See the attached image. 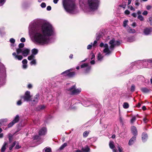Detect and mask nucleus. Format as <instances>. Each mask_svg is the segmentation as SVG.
<instances>
[{"instance_id": "obj_22", "label": "nucleus", "mask_w": 152, "mask_h": 152, "mask_svg": "<svg viewBox=\"0 0 152 152\" xmlns=\"http://www.w3.org/2000/svg\"><path fill=\"white\" fill-rule=\"evenodd\" d=\"M7 144L6 142H4L1 149V152H4L6 150V146Z\"/></svg>"}, {"instance_id": "obj_50", "label": "nucleus", "mask_w": 152, "mask_h": 152, "mask_svg": "<svg viewBox=\"0 0 152 152\" xmlns=\"http://www.w3.org/2000/svg\"><path fill=\"white\" fill-rule=\"evenodd\" d=\"M0 68L2 69L3 70H5V67L4 66L3 64H1Z\"/></svg>"}, {"instance_id": "obj_18", "label": "nucleus", "mask_w": 152, "mask_h": 152, "mask_svg": "<svg viewBox=\"0 0 152 152\" xmlns=\"http://www.w3.org/2000/svg\"><path fill=\"white\" fill-rule=\"evenodd\" d=\"M39 94H37V95L34 96V99L32 101L33 102V104H36V103L38 101L39 99Z\"/></svg>"}, {"instance_id": "obj_44", "label": "nucleus", "mask_w": 152, "mask_h": 152, "mask_svg": "<svg viewBox=\"0 0 152 152\" xmlns=\"http://www.w3.org/2000/svg\"><path fill=\"white\" fill-rule=\"evenodd\" d=\"M41 6L42 8L45 7L46 6L45 3L44 2L42 3L41 4Z\"/></svg>"}, {"instance_id": "obj_8", "label": "nucleus", "mask_w": 152, "mask_h": 152, "mask_svg": "<svg viewBox=\"0 0 152 152\" xmlns=\"http://www.w3.org/2000/svg\"><path fill=\"white\" fill-rule=\"evenodd\" d=\"M38 50L35 48H34L31 50L32 54L28 57V59L29 60H31L32 59L34 58V56L37 54L38 53Z\"/></svg>"}, {"instance_id": "obj_59", "label": "nucleus", "mask_w": 152, "mask_h": 152, "mask_svg": "<svg viewBox=\"0 0 152 152\" xmlns=\"http://www.w3.org/2000/svg\"><path fill=\"white\" fill-rule=\"evenodd\" d=\"M132 16L134 18H136L137 16V14L135 13H133L132 15Z\"/></svg>"}, {"instance_id": "obj_52", "label": "nucleus", "mask_w": 152, "mask_h": 152, "mask_svg": "<svg viewBox=\"0 0 152 152\" xmlns=\"http://www.w3.org/2000/svg\"><path fill=\"white\" fill-rule=\"evenodd\" d=\"M20 41L22 42H25L26 39L22 37L20 39Z\"/></svg>"}, {"instance_id": "obj_42", "label": "nucleus", "mask_w": 152, "mask_h": 152, "mask_svg": "<svg viewBox=\"0 0 152 152\" xmlns=\"http://www.w3.org/2000/svg\"><path fill=\"white\" fill-rule=\"evenodd\" d=\"M90 55L91 57V60H92L93 58H95V55L92 52H91L90 54Z\"/></svg>"}, {"instance_id": "obj_41", "label": "nucleus", "mask_w": 152, "mask_h": 152, "mask_svg": "<svg viewBox=\"0 0 152 152\" xmlns=\"http://www.w3.org/2000/svg\"><path fill=\"white\" fill-rule=\"evenodd\" d=\"M118 151L119 152H122L123 149H122V148L121 146H120L118 145Z\"/></svg>"}, {"instance_id": "obj_23", "label": "nucleus", "mask_w": 152, "mask_h": 152, "mask_svg": "<svg viewBox=\"0 0 152 152\" xmlns=\"http://www.w3.org/2000/svg\"><path fill=\"white\" fill-rule=\"evenodd\" d=\"M103 56L102 54H101L100 53H99L98 54L97 59L98 61H102L103 59Z\"/></svg>"}, {"instance_id": "obj_35", "label": "nucleus", "mask_w": 152, "mask_h": 152, "mask_svg": "<svg viewBox=\"0 0 152 152\" xmlns=\"http://www.w3.org/2000/svg\"><path fill=\"white\" fill-rule=\"evenodd\" d=\"M136 118L135 116L133 117L131 120V123L133 124L136 121Z\"/></svg>"}, {"instance_id": "obj_55", "label": "nucleus", "mask_w": 152, "mask_h": 152, "mask_svg": "<svg viewBox=\"0 0 152 152\" xmlns=\"http://www.w3.org/2000/svg\"><path fill=\"white\" fill-rule=\"evenodd\" d=\"M148 14V12L146 11H144L142 13V14L143 15H147Z\"/></svg>"}, {"instance_id": "obj_5", "label": "nucleus", "mask_w": 152, "mask_h": 152, "mask_svg": "<svg viewBox=\"0 0 152 152\" xmlns=\"http://www.w3.org/2000/svg\"><path fill=\"white\" fill-rule=\"evenodd\" d=\"M18 46L19 48L16 49L17 55L16 54L15 52L13 53L12 55L14 57L15 59L21 60L23 58V56L21 55H18L21 52L22 50L21 48L24 47V44L23 43H20L19 45Z\"/></svg>"}, {"instance_id": "obj_13", "label": "nucleus", "mask_w": 152, "mask_h": 152, "mask_svg": "<svg viewBox=\"0 0 152 152\" xmlns=\"http://www.w3.org/2000/svg\"><path fill=\"white\" fill-rule=\"evenodd\" d=\"M46 128L45 127H44L39 130V133L40 135H45L46 133Z\"/></svg>"}, {"instance_id": "obj_16", "label": "nucleus", "mask_w": 152, "mask_h": 152, "mask_svg": "<svg viewBox=\"0 0 152 152\" xmlns=\"http://www.w3.org/2000/svg\"><path fill=\"white\" fill-rule=\"evenodd\" d=\"M136 137L134 136L133 137L129 140V145H131L134 143V141L135 140Z\"/></svg>"}, {"instance_id": "obj_60", "label": "nucleus", "mask_w": 152, "mask_h": 152, "mask_svg": "<svg viewBox=\"0 0 152 152\" xmlns=\"http://www.w3.org/2000/svg\"><path fill=\"white\" fill-rule=\"evenodd\" d=\"M130 10H133V11H135V9L134 7H133L132 6H130Z\"/></svg>"}, {"instance_id": "obj_9", "label": "nucleus", "mask_w": 152, "mask_h": 152, "mask_svg": "<svg viewBox=\"0 0 152 152\" xmlns=\"http://www.w3.org/2000/svg\"><path fill=\"white\" fill-rule=\"evenodd\" d=\"M152 31V28H145L143 30V34L145 35H148L151 34Z\"/></svg>"}, {"instance_id": "obj_43", "label": "nucleus", "mask_w": 152, "mask_h": 152, "mask_svg": "<svg viewBox=\"0 0 152 152\" xmlns=\"http://www.w3.org/2000/svg\"><path fill=\"white\" fill-rule=\"evenodd\" d=\"M92 46V43L91 42V44L87 46V49H90L91 48Z\"/></svg>"}, {"instance_id": "obj_2", "label": "nucleus", "mask_w": 152, "mask_h": 152, "mask_svg": "<svg viewBox=\"0 0 152 152\" xmlns=\"http://www.w3.org/2000/svg\"><path fill=\"white\" fill-rule=\"evenodd\" d=\"M100 0H79L80 6L85 12L89 13L96 10Z\"/></svg>"}, {"instance_id": "obj_57", "label": "nucleus", "mask_w": 152, "mask_h": 152, "mask_svg": "<svg viewBox=\"0 0 152 152\" xmlns=\"http://www.w3.org/2000/svg\"><path fill=\"white\" fill-rule=\"evenodd\" d=\"M20 146L19 145L17 144L15 146V148L17 149H18L20 148Z\"/></svg>"}, {"instance_id": "obj_3", "label": "nucleus", "mask_w": 152, "mask_h": 152, "mask_svg": "<svg viewBox=\"0 0 152 152\" xmlns=\"http://www.w3.org/2000/svg\"><path fill=\"white\" fill-rule=\"evenodd\" d=\"M120 44L119 41H115V39H113L110 40L109 42V44L110 45L109 48L107 44H104L103 43L101 42L99 46L101 47H103L104 48L103 50L104 53H105L106 55H109L113 50L114 47L119 45Z\"/></svg>"}, {"instance_id": "obj_58", "label": "nucleus", "mask_w": 152, "mask_h": 152, "mask_svg": "<svg viewBox=\"0 0 152 152\" xmlns=\"http://www.w3.org/2000/svg\"><path fill=\"white\" fill-rule=\"evenodd\" d=\"M51 7L50 6H48L47 7V10L48 11H50L51 10Z\"/></svg>"}, {"instance_id": "obj_49", "label": "nucleus", "mask_w": 152, "mask_h": 152, "mask_svg": "<svg viewBox=\"0 0 152 152\" xmlns=\"http://www.w3.org/2000/svg\"><path fill=\"white\" fill-rule=\"evenodd\" d=\"M135 87L134 85H132L131 87V91H134Z\"/></svg>"}, {"instance_id": "obj_64", "label": "nucleus", "mask_w": 152, "mask_h": 152, "mask_svg": "<svg viewBox=\"0 0 152 152\" xmlns=\"http://www.w3.org/2000/svg\"><path fill=\"white\" fill-rule=\"evenodd\" d=\"M151 8V7L149 5H148L146 7V8L148 10H150Z\"/></svg>"}, {"instance_id": "obj_1", "label": "nucleus", "mask_w": 152, "mask_h": 152, "mask_svg": "<svg viewBox=\"0 0 152 152\" xmlns=\"http://www.w3.org/2000/svg\"><path fill=\"white\" fill-rule=\"evenodd\" d=\"M29 32L33 35L32 39L35 43L40 45H47L51 42L49 37L55 34L54 28L48 23H45L39 28L37 21L32 22L29 25Z\"/></svg>"}, {"instance_id": "obj_19", "label": "nucleus", "mask_w": 152, "mask_h": 152, "mask_svg": "<svg viewBox=\"0 0 152 152\" xmlns=\"http://www.w3.org/2000/svg\"><path fill=\"white\" fill-rule=\"evenodd\" d=\"M83 152H89L90 149L88 146H86L84 148H83L82 149Z\"/></svg>"}, {"instance_id": "obj_48", "label": "nucleus", "mask_w": 152, "mask_h": 152, "mask_svg": "<svg viewBox=\"0 0 152 152\" xmlns=\"http://www.w3.org/2000/svg\"><path fill=\"white\" fill-rule=\"evenodd\" d=\"M97 43V42L96 40L94 41L93 44H92L93 46L94 47H95V46H96L97 45V44H96Z\"/></svg>"}, {"instance_id": "obj_25", "label": "nucleus", "mask_w": 152, "mask_h": 152, "mask_svg": "<svg viewBox=\"0 0 152 152\" xmlns=\"http://www.w3.org/2000/svg\"><path fill=\"white\" fill-rule=\"evenodd\" d=\"M7 120L6 118L2 119L0 120V126L1 125L4 124V122H6Z\"/></svg>"}, {"instance_id": "obj_54", "label": "nucleus", "mask_w": 152, "mask_h": 152, "mask_svg": "<svg viewBox=\"0 0 152 152\" xmlns=\"http://www.w3.org/2000/svg\"><path fill=\"white\" fill-rule=\"evenodd\" d=\"M1 84H0V87H1V86L4 85L5 83V80H3L2 82H1Z\"/></svg>"}, {"instance_id": "obj_17", "label": "nucleus", "mask_w": 152, "mask_h": 152, "mask_svg": "<svg viewBox=\"0 0 152 152\" xmlns=\"http://www.w3.org/2000/svg\"><path fill=\"white\" fill-rule=\"evenodd\" d=\"M10 42L12 43V44L11 45V46L12 47V49H14V47L15 46V40L13 38H12L10 39Z\"/></svg>"}, {"instance_id": "obj_14", "label": "nucleus", "mask_w": 152, "mask_h": 152, "mask_svg": "<svg viewBox=\"0 0 152 152\" xmlns=\"http://www.w3.org/2000/svg\"><path fill=\"white\" fill-rule=\"evenodd\" d=\"M109 145L110 148L113 149V152H117V150L114 149L115 145L113 142L112 141H110Z\"/></svg>"}, {"instance_id": "obj_61", "label": "nucleus", "mask_w": 152, "mask_h": 152, "mask_svg": "<svg viewBox=\"0 0 152 152\" xmlns=\"http://www.w3.org/2000/svg\"><path fill=\"white\" fill-rule=\"evenodd\" d=\"M143 121L145 123H146L148 121V120L147 118H145L143 119Z\"/></svg>"}, {"instance_id": "obj_4", "label": "nucleus", "mask_w": 152, "mask_h": 152, "mask_svg": "<svg viewBox=\"0 0 152 152\" xmlns=\"http://www.w3.org/2000/svg\"><path fill=\"white\" fill-rule=\"evenodd\" d=\"M63 7L67 12L74 14L77 12V8L75 2L72 0H62Z\"/></svg>"}, {"instance_id": "obj_39", "label": "nucleus", "mask_w": 152, "mask_h": 152, "mask_svg": "<svg viewBox=\"0 0 152 152\" xmlns=\"http://www.w3.org/2000/svg\"><path fill=\"white\" fill-rule=\"evenodd\" d=\"M89 134V132H88L86 131L85 132L83 133V136L84 137H87Z\"/></svg>"}, {"instance_id": "obj_38", "label": "nucleus", "mask_w": 152, "mask_h": 152, "mask_svg": "<svg viewBox=\"0 0 152 152\" xmlns=\"http://www.w3.org/2000/svg\"><path fill=\"white\" fill-rule=\"evenodd\" d=\"M15 124L14 123V122L12 121H11L10 123H9L8 125V128H10L14 124Z\"/></svg>"}, {"instance_id": "obj_28", "label": "nucleus", "mask_w": 152, "mask_h": 152, "mask_svg": "<svg viewBox=\"0 0 152 152\" xmlns=\"http://www.w3.org/2000/svg\"><path fill=\"white\" fill-rule=\"evenodd\" d=\"M141 90L144 93H146L148 92L149 91L147 88H141Z\"/></svg>"}, {"instance_id": "obj_47", "label": "nucleus", "mask_w": 152, "mask_h": 152, "mask_svg": "<svg viewBox=\"0 0 152 152\" xmlns=\"http://www.w3.org/2000/svg\"><path fill=\"white\" fill-rule=\"evenodd\" d=\"M130 12L129 10H126L124 12V13L126 15H129L130 14Z\"/></svg>"}, {"instance_id": "obj_20", "label": "nucleus", "mask_w": 152, "mask_h": 152, "mask_svg": "<svg viewBox=\"0 0 152 152\" xmlns=\"http://www.w3.org/2000/svg\"><path fill=\"white\" fill-rule=\"evenodd\" d=\"M19 117L18 115H16L14 119L12 121L14 124L18 122L19 121Z\"/></svg>"}, {"instance_id": "obj_11", "label": "nucleus", "mask_w": 152, "mask_h": 152, "mask_svg": "<svg viewBox=\"0 0 152 152\" xmlns=\"http://www.w3.org/2000/svg\"><path fill=\"white\" fill-rule=\"evenodd\" d=\"M30 51V50L29 49L24 48L22 50V52L21 53H22V55L24 56H26L29 53Z\"/></svg>"}, {"instance_id": "obj_26", "label": "nucleus", "mask_w": 152, "mask_h": 152, "mask_svg": "<svg viewBox=\"0 0 152 152\" xmlns=\"http://www.w3.org/2000/svg\"><path fill=\"white\" fill-rule=\"evenodd\" d=\"M128 31L129 33H134L135 32V30L134 29H132L130 27H129L128 30Z\"/></svg>"}, {"instance_id": "obj_7", "label": "nucleus", "mask_w": 152, "mask_h": 152, "mask_svg": "<svg viewBox=\"0 0 152 152\" xmlns=\"http://www.w3.org/2000/svg\"><path fill=\"white\" fill-rule=\"evenodd\" d=\"M31 96L29 91H26L24 95L21 97V99H23L24 101L29 102L30 101Z\"/></svg>"}, {"instance_id": "obj_53", "label": "nucleus", "mask_w": 152, "mask_h": 152, "mask_svg": "<svg viewBox=\"0 0 152 152\" xmlns=\"http://www.w3.org/2000/svg\"><path fill=\"white\" fill-rule=\"evenodd\" d=\"M151 25H152V18H150L148 19Z\"/></svg>"}, {"instance_id": "obj_63", "label": "nucleus", "mask_w": 152, "mask_h": 152, "mask_svg": "<svg viewBox=\"0 0 152 152\" xmlns=\"http://www.w3.org/2000/svg\"><path fill=\"white\" fill-rule=\"evenodd\" d=\"M132 26L133 27H135L136 26V23L135 22H133L132 24Z\"/></svg>"}, {"instance_id": "obj_46", "label": "nucleus", "mask_w": 152, "mask_h": 152, "mask_svg": "<svg viewBox=\"0 0 152 152\" xmlns=\"http://www.w3.org/2000/svg\"><path fill=\"white\" fill-rule=\"evenodd\" d=\"M22 62L23 64H27V61L26 59H24L23 60Z\"/></svg>"}, {"instance_id": "obj_29", "label": "nucleus", "mask_w": 152, "mask_h": 152, "mask_svg": "<svg viewBox=\"0 0 152 152\" xmlns=\"http://www.w3.org/2000/svg\"><path fill=\"white\" fill-rule=\"evenodd\" d=\"M32 61H31L30 64L31 65H35L36 64V60L34 58L32 59Z\"/></svg>"}, {"instance_id": "obj_31", "label": "nucleus", "mask_w": 152, "mask_h": 152, "mask_svg": "<svg viewBox=\"0 0 152 152\" xmlns=\"http://www.w3.org/2000/svg\"><path fill=\"white\" fill-rule=\"evenodd\" d=\"M44 150L45 152H50L51 151V148L50 147L45 148Z\"/></svg>"}, {"instance_id": "obj_33", "label": "nucleus", "mask_w": 152, "mask_h": 152, "mask_svg": "<svg viewBox=\"0 0 152 152\" xmlns=\"http://www.w3.org/2000/svg\"><path fill=\"white\" fill-rule=\"evenodd\" d=\"M12 135L10 133L8 134L9 139L10 142H11L12 141Z\"/></svg>"}, {"instance_id": "obj_6", "label": "nucleus", "mask_w": 152, "mask_h": 152, "mask_svg": "<svg viewBox=\"0 0 152 152\" xmlns=\"http://www.w3.org/2000/svg\"><path fill=\"white\" fill-rule=\"evenodd\" d=\"M66 90L69 92L70 94L72 95H77L79 94L81 91V88H77L75 85H74L71 87L67 88Z\"/></svg>"}, {"instance_id": "obj_56", "label": "nucleus", "mask_w": 152, "mask_h": 152, "mask_svg": "<svg viewBox=\"0 0 152 152\" xmlns=\"http://www.w3.org/2000/svg\"><path fill=\"white\" fill-rule=\"evenodd\" d=\"M27 67V64H23V69H26Z\"/></svg>"}, {"instance_id": "obj_24", "label": "nucleus", "mask_w": 152, "mask_h": 152, "mask_svg": "<svg viewBox=\"0 0 152 152\" xmlns=\"http://www.w3.org/2000/svg\"><path fill=\"white\" fill-rule=\"evenodd\" d=\"M70 70H71V69H69V73H68V77H72L75 75V72H70Z\"/></svg>"}, {"instance_id": "obj_40", "label": "nucleus", "mask_w": 152, "mask_h": 152, "mask_svg": "<svg viewBox=\"0 0 152 152\" xmlns=\"http://www.w3.org/2000/svg\"><path fill=\"white\" fill-rule=\"evenodd\" d=\"M145 62H147L148 63H151L152 64V58L146 60Z\"/></svg>"}, {"instance_id": "obj_10", "label": "nucleus", "mask_w": 152, "mask_h": 152, "mask_svg": "<svg viewBox=\"0 0 152 152\" xmlns=\"http://www.w3.org/2000/svg\"><path fill=\"white\" fill-rule=\"evenodd\" d=\"M81 68H85V72H88L91 69V66H89L88 64L84 63L81 66Z\"/></svg>"}, {"instance_id": "obj_36", "label": "nucleus", "mask_w": 152, "mask_h": 152, "mask_svg": "<svg viewBox=\"0 0 152 152\" xmlns=\"http://www.w3.org/2000/svg\"><path fill=\"white\" fill-rule=\"evenodd\" d=\"M138 18L140 21H142L144 20V18L141 15H139L137 17Z\"/></svg>"}, {"instance_id": "obj_37", "label": "nucleus", "mask_w": 152, "mask_h": 152, "mask_svg": "<svg viewBox=\"0 0 152 152\" xmlns=\"http://www.w3.org/2000/svg\"><path fill=\"white\" fill-rule=\"evenodd\" d=\"M89 102H86L85 103V102H83L82 103V104L85 107H87L89 105Z\"/></svg>"}, {"instance_id": "obj_45", "label": "nucleus", "mask_w": 152, "mask_h": 152, "mask_svg": "<svg viewBox=\"0 0 152 152\" xmlns=\"http://www.w3.org/2000/svg\"><path fill=\"white\" fill-rule=\"evenodd\" d=\"M5 1V0H0V5H3ZM1 6V5H0Z\"/></svg>"}, {"instance_id": "obj_27", "label": "nucleus", "mask_w": 152, "mask_h": 152, "mask_svg": "<svg viewBox=\"0 0 152 152\" xmlns=\"http://www.w3.org/2000/svg\"><path fill=\"white\" fill-rule=\"evenodd\" d=\"M123 107L125 109H127L129 107V104L127 102H124L123 104Z\"/></svg>"}, {"instance_id": "obj_21", "label": "nucleus", "mask_w": 152, "mask_h": 152, "mask_svg": "<svg viewBox=\"0 0 152 152\" xmlns=\"http://www.w3.org/2000/svg\"><path fill=\"white\" fill-rule=\"evenodd\" d=\"M45 108V106L44 105H41L39 106L36 108L37 110L39 111L41 110L44 109Z\"/></svg>"}, {"instance_id": "obj_15", "label": "nucleus", "mask_w": 152, "mask_h": 152, "mask_svg": "<svg viewBox=\"0 0 152 152\" xmlns=\"http://www.w3.org/2000/svg\"><path fill=\"white\" fill-rule=\"evenodd\" d=\"M148 136L147 134L145 133H143L142 135V138L143 142H145L147 139Z\"/></svg>"}, {"instance_id": "obj_62", "label": "nucleus", "mask_w": 152, "mask_h": 152, "mask_svg": "<svg viewBox=\"0 0 152 152\" xmlns=\"http://www.w3.org/2000/svg\"><path fill=\"white\" fill-rule=\"evenodd\" d=\"M90 63L91 64H94L95 63V61L94 60H93L90 61Z\"/></svg>"}, {"instance_id": "obj_34", "label": "nucleus", "mask_w": 152, "mask_h": 152, "mask_svg": "<svg viewBox=\"0 0 152 152\" xmlns=\"http://www.w3.org/2000/svg\"><path fill=\"white\" fill-rule=\"evenodd\" d=\"M128 22V20H125L123 22V26L125 27L127 25V23Z\"/></svg>"}, {"instance_id": "obj_51", "label": "nucleus", "mask_w": 152, "mask_h": 152, "mask_svg": "<svg viewBox=\"0 0 152 152\" xmlns=\"http://www.w3.org/2000/svg\"><path fill=\"white\" fill-rule=\"evenodd\" d=\"M22 103V102L20 100L18 101L17 102V104L18 105H20Z\"/></svg>"}, {"instance_id": "obj_12", "label": "nucleus", "mask_w": 152, "mask_h": 152, "mask_svg": "<svg viewBox=\"0 0 152 152\" xmlns=\"http://www.w3.org/2000/svg\"><path fill=\"white\" fill-rule=\"evenodd\" d=\"M131 132L133 135L135 136L137 135V130L135 126H132L131 127Z\"/></svg>"}, {"instance_id": "obj_30", "label": "nucleus", "mask_w": 152, "mask_h": 152, "mask_svg": "<svg viewBox=\"0 0 152 152\" xmlns=\"http://www.w3.org/2000/svg\"><path fill=\"white\" fill-rule=\"evenodd\" d=\"M67 145L66 143H64L63 145H62L59 148L60 150H62Z\"/></svg>"}, {"instance_id": "obj_32", "label": "nucleus", "mask_w": 152, "mask_h": 152, "mask_svg": "<svg viewBox=\"0 0 152 152\" xmlns=\"http://www.w3.org/2000/svg\"><path fill=\"white\" fill-rule=\"evenodd\" d=\"M69 70H67L63 72L61 74H64V75L65 76H67L68 77V73H69Z\"/></svg>"}]
</instances>
